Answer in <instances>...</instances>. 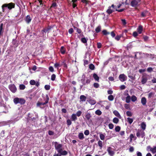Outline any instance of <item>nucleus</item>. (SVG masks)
Instances as JSON below:
<instances>
[{"instance_id": "obj_15", "label": "nucleus", "mask_w": 156, "mask_h": 156, "mask_svg": "<svg viewBox=\"0 0 156 156\" xmlns=\"http://www.w3.org/2000/svg\"><path fill=\"white\" fill-rule=\"evenodd\" d=\"M113 113L115 115V116L117 117L119 119L121 118V116L118 112L116 110H115L113 112Z\"/></svg>"}, {"instance_id": "obj_60", "label": "nucleus", "mask_w": 156, "mask_h": 156, "mask_svg": "<svg viewBox=\"0 0 156 156\" xmlns=\"http://www.w3.org/2000/svg\"><path fill=\"white\" fill-rule=\"evenodd\" d=\"M143 39L145 41H148L149 39V37L147 36H144L143 37Z\"/></svg>"}, {"instance_id": "obj_48", "label": "nucleus", "mask_w": 156, "mask_h": 156, "mask_svg": "<svg viewBox=\"0 0 156 156\" xmlns=\"http://www.w3.org/2000/svg\"><path fill=\"white\" fill-rule=\"evenodd\" d=\"M62 155H66L68 154V152L66 151H63L61 153Z\"/></svg>"}, {"instance_id": "obj_63", "label": "nucleus", "mask_w": 156, "mask_h": 156, "mask_svg": "<svg viewBox=\"0 0 156 156\" xmlns=\"http://www.w3.org/2000/svg\"><path fill=\"white\" fill-rule=\"evenodd\" d=\"M128 77L133 80H135V76H133L131 75H128Z\"/></svg>"}, {"instance_id": "obj_47", "label": "nucleus", "mask_w": 156, "mask_h": 156, "mask_svg": "<svg viewBox=\"0 0 156 156\" xmlns=\"http://www.w3.org/2000/svg\"><path fill=\"white\" fill-rule=\"evenodd\" d=\"M93 86L95 88H98L99 87V85L97 83H94L93 84Z\"/></svg>"}, {"instance_id": "obj_2", "label": "nucleus", "mask_w": 156, "mask_h": 156, "mask_svg": "<svg viewBox=\"0 0 156 156\" xmlns=\"http://www.w3.org/2000/svg\"><path fill=\"white\" fill-rule=\"evenodd\" d=\"M115 11V6L112 4L111 6H109L108 9L106 11V12L109 15Z\"/></svg>"}, {"instance_id": "obj_62", "label": "nucleus", "mask_w": 156, "mask_h": 156, "mask_svg": "<svg viewBox=\"0 0 156 156\" xmlns=\"http://www.w3.org/2000/svg\"><path fill=\"white\" fill-rule=\"evenodd\" d=\"M152 148L150 146H148L147 147V150L148 151H151V150Z\"/></svg>"}, {"instance_id": "obj_50", "label": "nucleus", "mask_w": 156, "mask_h": 156, "mask_svg": "<svg viewBox=\"0 0 156 156\" xmlns=\"http://www.w3.org/2000/svg\"><path fill=\"white\" fill-rule=\"evenodd\" d=\"M7 6H8V5H7V4H4L2 6V8L3 12H4L5 11V9H4V8L5 7H7Z\"/></svg>"}, {"instance_id": "obj_19", "label": "nucleus", "mask_w": 156, "mask_h": 156, "mask_svg": "<svg viewBox=\"0 0 156 156\" xmlns=\"http://www.w3.org/2000/svg\"><path fill=\"white\" fill-rule=\"evenodd\" d=\"M71 118L72 121H74L76 120L77 119L76 114H73L72 115Z\"/></svg>"}, {"instance_id": "obj_39", "label": "nucleus", "mask_w": 156, "mask_h": 156, "mask_svg": "<svg viewBox=\"0 0 156 156\" xmlns=\"http://www.w3.org/2000/svg\"><path fill=\"white\" fill-rule=\"evenodd\" d=\"M151 151L153 154H154L156 153V147H154L152 148Z\"/></svg>"}, {"instance_id": "obj_64", "label": "nucleus", "mask_w": 156, "mask_h": 156, "mask_svg": "<svg viewBox=\"0 0 156 156\" xmlns=\"http://www.w3.org/2000/svg\"><path fill=\"white\" fill-rule=\"evenodd\" d=\"M68 31L69 34H72L74 30L73 28H71L69 29Z\"/></svg>"}, {"instance_id": "obj_25", "label": "nucleus", "mask_w": 156, "mask_h": 156, "mask_svg": "<svg viewBox=\"0 0 156 156\" xmlns=\"http://www.w3.org/2000/svg\"><path fill=\"white\" fill-rule=\"evenodd\" d=\"M89 103L92 105H94L96 103V101L95 100L90 99L88 101Z\"/></svg>"}, {"instance_id": "obj_12", "label": "nucleus", "mask_w": 156, "mask_h": 156, "mask_svg": "<svg viewBox=\"0 0 156 156\" xmlns=\"http://www.w3.org/2000/svg\"><path fill=\"white\" fill-rule=\"evenodd\" d=\"M6 4L8 5L7 7L9 9H11L15 7V4L14 3L11 2Z\"/></svg>"}, {"instance_id": "obj_61", "label": "nucleus", "mask_w": 156, "mask_h": 156, "mask_svg": "<svg viewBox=\"0 0 156 156\" xmlns=\"http://www.w3.org/2000/svg\"><path fill=\"white\" fill-rule=\"evenodd\" d=\"M84 134L86 135H88L89 134V131L88 130H86L84 132Z\"/></svg>"}, {"instance_id": "obj_21", "label": "nucleus", "mask_w": 156, "mask_h": 156, "mask_svg": "<svg viewBox=\"0 0 156 156\" xmlns=\"http://www.w3.org/2000/svg\"><path fill=\"white\" fill-rule=\"evenodd\" d=\"M78 138L80 140H83L84 138L83 133H79L78 135Z\"/></svg>"}, {"instance_id": "obj_33", "label": "nucleus", "mask_w": 156, "mask_h": 156, "mask_svg": "<svg viewBox=\"0 0 156 156\" xmlns=\"http://www.w3.org/2000/svg\"><path fill=\"white\" fill-rule=\"evenodd\" d=\"M102 33L105 35H107L110 34L109 32H107V31L105 30H103L102 31Z\"/></svg>"}, {"instance_id": "obj_20", "label": "nucleus", "mask_w": 156, "mask_h": 156, "mask_svg": "<svg viewBox=\"0 0 156 156\" xmlns=\"http://www.w3.org/2000/svg\"><path fill=\"white\" fill-rule=\"evenodd\" d=\"M146 124L144 122H143L141 123V127L143 130H144L146 129Z\"/></svg>"}, {"instance_id": "obj_22", "label": "nucleus", "mask_w": 156, "mask_h": 156, "mask_svg": "<svg viewBox=\"0 0 156 156\" xmlns=\"http://www.w3.org/2000/svg\"><path fill=\"white\" fill-rule=\"evenodd\" d=\"M148 11L147 10L141 12V16L142 17H145L146 14L148 13Z\"/></svg>"}, {"instance_id": "obj_5", "label": "nucleus", "mask_w": 156, "mask_h": 156, "mask_svg": "<svg viewBox=\"0 0 156 156\" xmlns=\"http://www.w3.org/2000/svg\"><path fill=\"white\" fill-rule=\"evenodd\" d=\"M148 80L147 76L146 74L143 75L142 77L141 83L142 84H144Z\"/></svg>"}, {"instance_id": "obj_49", "label": "nucleus", "mask_w": 156, "mask_h": 156, "mask_svg": "<svg viewBox=\"0 0 156 156\" xmlns=\"http://www.w3.org/2000/svg\"><path fill=\"white\" fill-rule=\"evenodd\" d=\"M82 112L81 111H79L76 113V115L78 117L80 116L82 114Z\"/></svg>"}, {"instance_id": "obj_3", "label": "nucleus", "mask_w": 156, "mask_h": 156, "mask_svg": "<svg viewBox=\"0 0 156 156\" xmlns=\"http://www.w3.org/2000/svg\"><path fill=\"white\" fill-rule=\"evenodd\" d=\"M136 136L140 138V136L142 138H143L145 135V133L143 130L141 129H138L136 133Z\"/></svg>"}, {"instance_id": "obj_9", "label": "nucleus", "mask_w": 156, "mask_h": 156, "mask_svg": "<svg viewBox=\"0 0 156 156\" xmlns=\"http://www.w3.org/2000/svg\"><path fill=\"white\" fill-rule=\"evenodd\" d=\"M62 144H58L57 142H55V147L56 150H57L60 148H62Z\"/></svg>"}, {"instance_id": "obj_42", "label": "nucleus", "mask_w": 156, "mask_h": 156, "mask_svg": "<svg viewBox=\"0 0 156 156\" xmlns=\"http://www.w3.org/2000/svg\"><path fill=\"white\" fill-rule=\"evenodd\" d=\"M67 124L68 126H69L72 124V122L70 119H68L66 120Z\"/></svg>"}, {"instance_id": "obj_4", "label": "nucleus", "mask_w": 156, "mask_h": 156, "mask_svg": "<svg viewBox=\"0 0 156 156\" xmlns=\"http://www.w3.org/2000/svg\"><path fill=\"white\" fill-rule=\"evenodd\" d=\"M46 99H45V102L43 103V102H38L37 103V106H39L41 105H44L48 103V101L49 100V97L48 94H47L46 95Z\"/></svg>"}, {"instance_id": "obj_59", "label": "nucleus", "mask_w": 156, "mask_h": 156, "mask_svg": "<svg viewBox=\"0 0 156 156\" xmlns=\"http://www.w3.org/2000/svg\"><path fill=\"white\" fill-rule=\"evenodd\" d=\"M101 43L98 42L97 43V47L98 48H100L101 47Z\"/></svg>"}, {"instance_id": "obj_41", "label": "nucleus", "mask_w": 156, "mask_h": 156, "mask_svg": "<svg viewBox=\"0 0 156 156\" xmlns=\"http://www.w3.org/2000/svg\"><path fill=\"white\" fill-rule=\"evenodd\" d=\"M20 89V90H23L25 88V86L23 84H21L19 86Z\"/></svg>"}, {"instance_id": "obj_52", "label": "nucleus", "mask_w": 156, "mask_h": 156, "mask_svg": "<svg viewBox=\"0 0 156 156\" xmlns=\"http://www.w3.org/2000/svg\"><path fill=\"white\" fill-rule=\"evenodd\" d=\"M108 127L110 129H112L114 127V125L112 123H109L108 125Z\"/></svg>"}, {"instance_id": "obj_35", "label": "nucleus", "mask_w": 156, "mask_h": 156, "mask_svg": "<svg viewBox=\"0 0 156 156\" xmlns=\"http://www.w3.org/2000/svg\"><path fill=\"white\" fill-rule=\"evenodd\" d=\"M108 99L110 101H112L114 99V97L112 95H110L108 97Z\"/></svg>"}, {"instance_id": "obj_17", "label": "nucleus", "mask_w": 156, "mask_h": 156, "mask_svg": "<svg viewBox=\"0 0 156 156\" xmlns=\"http://www.w3.org/2000/svg\"><path fill=\"white\" fill-rule=\"evenodd\" d=\"M93 77L94 79L96 80L98 82L99 81V77L98 76V75L95 73H94L93 74Z\"/></svg>"}, {"instance_id": "obj_43", "label": "nucleus", "mask_w": 156, "mask_h": 156, "mask_svg": "<svg viewBox=\"0 0 156 156\" xmlns=\"http://www.w3.org/2000/svg\"><path fill=\"white\" fill-rule=\"evenodd\" d=\"M81 41L83 43H85L87 42V40L85 37H83L81 39Z\"/></svg>"}, {"instance_id": "obj_36", "label": "nucleus", "mask_w": 156, "mask_h": 156, "mask_svg": "<svg viewBox=\"0 0 156 156\" xmlns=\"http://www.w3.org/2000/svg\"><path fill=\"white\" fill-rule=\"evenodd\" d=\"M121 129V127L119 126H116L115 128V130L116 132H119Z\"/></svg>"}, {"instance_id": "obj_45", "label": "nucleus", "mask_w": 156, "mask_h": 156, "mask_svg": "<svg viewBox=\"0 0 156 156\" xmlns=\"http://www.w3.org/2000/svg\"><path fill=\"white\" fill-rule=\"evenodd\" d=\"M105 136L104 135L102 134V133H101L100 134V139L102 140H104L105 139Z\"/></svg>"}, {"instance_id": "obj_38", "label": "nucleus", "mask_w": 156, "mask_h": 156, "mask_svg": "<svg viewBox=\"0 0 156 156\" xmlns=\"http://www.w3.org/2000/svg\"><path fill=\"white\" fill-rule=\"evenodd\" d=\"M126 114L129 117L133 115L132 113L129 111H127L126 112Z\"/></svg>"}, {"instance_id": "obj_54", "label": "nucleus", "mask_w": 156, "mask_h": 156, "mask_svg": "<svg viewBox=\"0 0 156 156\" xmlns=\"http://www.w3.org/2000/svg\"><path fill=\"white\" fill-rule=\"evenodd\" d=\"M153 69L152 68L150 67L147 69V71L148 72L151 73V72L153 71Z\"/></svg>"}, {"instance_id": "obj_46", "label": "nucleus", "mask_w": 156, "mask_h": 156, "mask_svg": "<svg viewBox=\"0 0 156 156\" xmlns=\"http://www.w3.org/2000/svg\"><path fill=\"white\" fill-rule=\"evenodd\" d=\"M30 84L31 85H35L36 84V82L34 80H31L30 82Z\"/></svg>"}, {"instance_id": "obj_8", "label": "nucleus", "mask_w": 156, "mask_h": 156, "mask_svg": "<svg viewBox=\"0 0 156 156\" xmlns=\"http://www.w3.org/2000/svg\"><path fill=\"white\" fill-rule=\"evenodd\" d=\"M112 148L111 147H107V151L108 154L110 156H113L115 154L114 151L112 150Z\"/></svg>"}, {"instance_id": "obj_32", "label": "nucleus", "mask_w": 156, "mask_h": 156, "mask_svg": "<svg viewBox=\"0 0 156 156\" xmlns=\"http://www.w3.org/2000/svg\"><path fill=\"white\" fill-rule=\"evenodd\" d=\"M74 28L75 30H76V31L78 34H80L82 32V30L81 29L77 28V27H74Z\"/></svg>"}, {"instance_id": "obj_27", "label": "nucleus", "mask_w": 156, "mask_h": 156, "mask_svg": "<svg viewBox=\"0 0 156 156\" xmlns=\"http://www.w3.org/2000/svg\"><path fill=\"white\" fill-rule=\"evenodd\" d=\"M131 98V101L133 102H135L137 99V97L135 95H133L132 96Z\"/></svg>"}, {"instance_id": "obj_11", "label": "nucleus", "mask_w": 156, "mask_h": 156, "mask_svg": "<svg viewBox=\"0 0 156 156\" xmlns=\"http://www.w3.org/2000/svg\"><path fill=\"white\" fill-rule=\"evenodd\" d=\"M138 3V1L136 0H133L131 2V5L133 7H136L137 6Z\"/></svg>"}, {"instance_id": "obj_53", "label": "nucleus", "mask_w": 156, "mask_h": 156, "mask_svg": "<svg viewBox=\"0 0 156 156\" xmlns=\"http://www.w3.org/2000/svg\"><path fill=\"white\" fill-rule=\"evenodd\" d=\"M50 86L49 85H46L44 86L45 89L47 90H48L50 89Z\"/></svg>"}, {"instance_id": "obj_58", "label": "nucleus", "mask_w": 156, "mask_h": 156, "mask_svg": "<svg viewBox=\"0 0 156 156\" xmlns=\"http://www.w3.org/2000/svg\"><path fill=\"white\" fill-rule=\"evenodd\" d=\"M49 69L50 71L51 72H53L54 71V68L52 66H50L49 67Z\"/></svg>"}, {"instance_id": "obj_55", "label": "nucleus", "mask_w": 156, "mask_h": 156, "mask_svg": "<svg viewBox=\"0 0 156 156\" xmlns=\"http://www.w3.org/2000/svg\"><path fill=\"white\" fill-rule=\"evenodd\" d=\"M133 36L136 37L138 36V33L136 31H134L133 33Z\"/></svg>"}, {"instance_id": "obj_31", "label": "nucleus", "mask_w": 156, "mask_h": 156, "mask_svg": "<svg viewBox=\"0 0 156 156\" xmlns=\"http://www.w3.org/2000/svg\"><path fill=\"white\" fill-rule=\"evenodd\" d=\"M89 68L92 70H94L95 69V66L94 64H90L89 66Z\"/></svg>"}, {"instance_id": "obj_44", "label": "nucleus", "mask_w": 156, "mask_h": 156, "mask_svg": "<svg viewBox=\"0 0 156 156\" xmlns=\"http://www.w3.org/2000/svg\"><path fill=\"white\" fill-rule=\"evenodd\" d=\"M56 78V75L53 74L51 76V80L52 81H54Z\"/></svg>"}, {"instance_id": "obj_1", "label": "nucleus", "mask_w": 156, "mask_h": 156, "mask_svg": "<svg viewBox=\"0 0 156 156\" xmlns=\"http://www.w3.org/2000/svg\"><path fill=\"white\" fill-rule=\"evenodd\" d=\"M13 101L15 104H20L21 105H23L26 102V101L24 98H19L18 97L15 98Z\"/></svg>"}, {"instance_id": "obj_7", "label": "nucleus", "mask_w": 156, "mask_h": 156, "mask_svg": "<svg viewBox=\"0 0 156 156\" xmlns=\"http://www.w3.org/2000/svg\"><path fill=\"white\" fill-rule=\"evenodd\" d=\"M119 79L121 82H124L126 80L127 76L124 74H120L119 77Z\"/></svg>"}, {"instance_id": "obj_56", "label": "nucleus", "mask_w": 156, "mask_h": 156, "mask_svg": "<svg viewBox=\"0 0 156 156\" xmlns=\"http://www.w3.org/2000/svg\"><path fill=\"white\" fill-rule=\"evenodd\" d=\"M121 37V36L120 35H118L115 37V39L117 41H119Z\"/></svg>"}, {"instance_id": "obj_16", "label": "nucleus", "mask_w": 156, "mask_h": 156, "mask_svg": "<svg viewBox=\"0 0 156 156\" xmlns=\"http://www.w3.org/2000/svg\"><path fill=\"white\" fill-rule=\"evenodd\" d=\"M147 102L146 99L145 97H143L141 99V103L143 105H146Z\"/></svg>"}, {"instance_id": "obj_10", "label": "nucleus", "mask_w": 156, "mask_h": 156, "mask_svg": "<svg viewBox=\"0 0 156 156\" xmlns=\"http://www.w3.org/2000/svg\"><path fill=\"white\" fill-rule=\"evenodd\" d=\"M4 28L3 27V23H1L0 25V36L3 35L4 31Z\"/></svg>"}, {"instance_id": "obj_14", "label": "nucleus", "mask_w": 156, "mask_h": 156, "mask_svg": "<svg viewBox=\"0 0 156 156\" xmlns=\"http://www.w3.org/2000/svg\"><path fill=\"white\" fill-rule=\"evenodd\" d=\"M31 20L32 19L30 17V16L29 15H28L26 18L25 21L27 23H29L31 21Z\"/></svg>"}, {"instance_id": "obj_28", "label": "nucleus", "mask_w": 156, "mask_h": 156, "mask_svg": "<svg viewBox=\"0 0 156 156\" xmlns=\"http://www.w3.org/2000/svg\"><path fill=\"white\" fill-rule=\"evenodd\" d=\"M91 117V116L90 115V114L89 113H87L85 115V117L87 120H89Z\"/></svg>"}, {"instance_id": "obj_57", "label": "nucleus", "mask_w": 156, "mask_h": 156, "mask_svg": "<svg viewBox=\"0 0 156 156\" xmlns=\"http://www.w3.org/2000/svg\"><path fill=\"white\" fill-rule=\"evenodd\" d=\"M129 139L131 141H132L133 139L135 137L132 134H131L129 136Z\"/></svg>"}, {"instance_id": "obj_24", "label": "nucleus", "mask_w": 156, "mask_h": 156, "mask_svg": "<svg viewBox=\"0 0 156 156\" xmlns=\"http://www.w3.org/2000/svg\"><path fill=\"white\" fill-rule=\"evenodd\" d=\"M101 26H98L95 29V30L97 33H98L101 31Z\"/></svg>"}, {"instance_id": "obj_40", "label": "nucleus", "mask_w": 156, "mask_h": 156, "mask_svg": "<svg viewBox=\"0 0 156 156\" xmlns=\"http://www.w3.org/2000/svg\"><path fill=\"white\" fill-rule=\"evenodd\" d=\"M98 144L99 146L101 147V149L102 147L103 146L102 142L100 140L98 141Z\"/></svg>"}, {"instance_id": "obj_26", "label": "nucleus", "mask_w": 156, "mask_h": 156, "mask_svg": "<svg viewBox=\"0 0 156 156\" xmlns=\"http://www.w3.org/2000/svg\"><path fill=\"white\" fill-rule=\"evenodd\" d=\"M130 96L129 95H128L126 97V101L127 103H129L130 101Z\"/></svg>"}, {"instance_id": "obj_37", "label": "nucleus", "mask_w": 156, "mask_h": 156, "mask_svg": "<svg viewBox=\"0 0 156 156\" xmlns=\"http://www.w3.org/2000/svg\"><path fill=\"white\" fill-rule=\"evenodd\" d=\"M95 113L96 114L100 115L101 114L102 112L100 110H97L95 111Z\"/></svg>"}, {"instance_id": "obj_23", "label": "nucleus", "mask_w": 156, "mask_h": 156, "mask_svg": "<svg viewBox=\"0 0 156 156\" xmlns=\"http://www.w3.org/2000/svg\"><path fill=\"white\" fill-rule=\"evenodd\" d=\"M60 51L62 54H64L66 52V49L64 46H62L61 48Z\"/></svg>"}, {"instance_id": "obj_18", "label": "nucleus", "mask_w": 156, "mask_h": 156, "mask_svg": "<svg viewBox=\"0 0 156 156\" xmlns=\"http://www.w3.org/2000/svg\"><path fill=\"white\" fill-rule=\"evenodd\" d=\"M86 97L84 95H81L80 96V101L82 102L85 101L86 99Z\"/></svg>"}, {"instance_id": "obj_30", "label": "nucleus", "mask_w": 156, "mask_h": 156, "mask_svg": "<svg viewBox=\"0 0 156 156\" xmlns=\"http://www.w3.org/2000/svg\"><path fill=\"white\" fill-rule=\"evenodd\" d=\"M127 120L128 122L130 124H131L133 122V119L130 118H127Z\"/></svg>"}, {"instance_id": "obj_6", "label": "nucleus", "mask_w": 156, "mask_h": 156, "mask_svg": "<svg viewBox=\"0 0 156 156\" xmlns=\"http://www.w3.org/2000/svg\"><path fill=\"white\" fill-rule=\"evenodd\" d=\"M9 89L13 93H15L17 89L14 84H11L9 85Z\"/></svg>"}, {"instance_id": "obj_29", "label": "nucleus", "mask_w": 156, "mask_h": 156, "mask_svg": "<svg viewBox=\"0 0 156 156\" xmlns=\"http://www.w3.org/2000/svg\"><path fill=\"white\" fill-rule=\"evenodd\" d=\"M113 122L114 123L117 124L119 122V119L118 118L115 117L113 119Z\"/></svg>"}, {"instance_id": "obj_51", "label": "nucleus", "mask_w": 156, "mask_h": 156, "mask_svg": "<svg viewBox=\"0 0 156 156\" xmlns=\"http://www.w3.org/2000/svg\"><path fill=\"white\" fill-rule=\"evenodd\" d=\"M48 134L50 136L53 135L54 134V131L51 130H49L48 131Z\"/></svg>"}, {"instance_id": "obj_13", "label": "nucleus", "mask_w": 156, "mask_h": 156, "mask_svg": "<svg viewBox=\"0 0 156 156\" xmlns=\"http://www.w3.org/2000/svg\"><path fill=\"white\" fill-rule=\"evenodd\" d=\"M143 26L141 25H139L137 29V31L139 34H141L143 31Z\"/></svg>"}, {"instance_id": "obj_34", "label": "nucleus", "mask_w": 156, "mask_h": 156, "mask_svg": "<svg viewBox=\"0 0 156 156\" xmlns=\"http://www.w3.org/2000/svg\"><path fill=\"white\" fill-rule=\"evenodd\" d=\"M154 93L151 92L148 94V98H150L153 97L154 95Z\"/></svg>"}]
</instances>
